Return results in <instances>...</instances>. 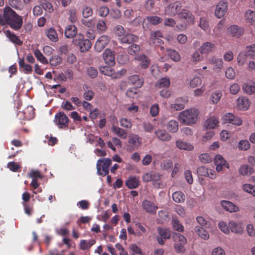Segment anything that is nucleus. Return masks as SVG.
<instances>
[{
    "mask_svg": "<svg viewBox=\"0 0 255 255\" xmlns=\"http://www.w3.org/2000/svg\"><path fill=\"white\" fill-rule=\"evenodd\" d=\"M23 24V20L21 16L18 15L9 6L5 7L0 14V25L3 26H9L14 30H19Z\"/></svg>",
    "mask_w": 255,
    "mask_h": 255,
    "instance_id": "f257e3e1",
    "label": "nucleus"
},
{
    "mask_svg": "<svg viewBox=\"0 0 255 255\" xmlns=\"http://www.w3.org/2000/svg\"><path fill=\"white\" fill-rule=\"evenodd\" d=\"M199 112L195 108L184 110L180 113L178 119L186 125H192L196 123L198 119Z\"/></svg>",
    "mask_w": 255,
    "mask_h": 255,
    "instance_id": "f03ea898",
    "label": "nucleus"
},
{
    "mask_svg": "<svg viewBox=\"0 0 255 255\" xmlns=\"http://www.w3.org/2000/svg\"><path fill=\"white\" fill-rule=\"evenodd\" d=\"M175 242L174 249L177 254H182L185 252V245L187 243L186 238L182 234L174 233L173 236Z\"/></svg>",
    "mask_w": 255,
    "mask_h": 255,
    "instance_id": "7ed1b4c3",
    "label": "nucleus"
},
{
    "mask_svg": "<svg viewBox=\"0 0 255 255\" xmlns=\"http://www.w3.org/2000/svg\"><path fill=\"white\" fill-rule=\"evenodd\" d=\"M112 161L109 158H102L98 160L97 163V173L98 174L105 176L109 173V166Z\"/></svg>",
    "mask_w": 255,
    "mask_h": 255,
    "instance_id": "20e7f679",
    "label": "nucleus"
},
{
    "mask_svg": "<svg viewBox=\"0 0 255 255\" xmlns=\"http://www.w3.org/2000/svg\"><path fill=\"white\" fill-rule=\"evenodd\" d=\"M182 7V3L179 1H176L170 3L164 8V13L165 15L174 16L180 12V10Z\"/></svg>",
    "mask_w": 255,
    "mask_h": 255,
    "instance_id": "39448f33",
    "label": "nucleus"
},
{
    "mask_svg": "<svg viewBox=\"0 0 255 255\" xmlns=\"http://www.w3.org/2000/svg\"><path fill=\"white\" fill-rule=\"evenodd\" d=\"M54 122L59 128H65L68 126L69 119L64 112H59L55 115Z\"/></svg>",
    "mask_w": 255,
    "mask_h": 255,
    "instance_id": "423d86ee",
    "label": "nucleus"
},
{
    "mask_svg": "<svg viewBox=\"0 0 255 255\" xmlns=\"http://www.w3.org/2000/svg\"><path fill=\"white\" fill-rule=\"evenodd\" d=\"M251 106L250 99L244 96L238 97L236 102V108L240 111H247Z\"/></svg>",
    "mask_w": 255,
    "mask_h": 255,
    "instance_id": "0eeeda50",
    "label": "nucleus"
},
{
    "mask_svg": "<svg viewBox=\"0 0 255 255\" xmlns=\"http://www.w3.org/2000/svg\"><path fill=\"white\" fill-rule=\"evenodd\" d=\"M110 40L109 36L103 35L100 36L96 41L94 46L95 50L98 52H101L108 45Z\"/></svg>",
    "mask_w": 255,
    "mask_h": 255,
    "instance_id": "6e6552de",
    "label": "nucleus"
},
{
    "mask_svg": "<svg viewBox=\"0 0 255 255\" xmlns=\"http://www.w3.org/2000/svg\"><path fill=\"white\" fill-rule=\"evenodd\" d=\"M228 5L227 2L220 1L216 5L215 10V15L218 18H222L228 10Z\"/></svg>",
    "mask_w": 255,
    "mask_h": 255,
    "instance_id": "1a4fd4ad",
    "label": "nucleus"
},
{
    "mask_svg": "<svg viewBox=\"0 0 255 255\" xmlns=\"http://www.w3.org/2000/svg\"><path fill=\"white\" fill-rule=\"evenodd\" d=\"M103 58L105 63L109 66H113L115 64V52L111 49H106L103 53Z\"/></svg>",
    "mask_w": 255,
    "mask_h": 255,
    "instance_id": "9d476101",
    "label": "nucleus"
},
{
    "mask_svg": "<svg viewBox=\"0 0 255 255\" xmlns=\"http://www.w3.org/2000/svg\"><path fill=\"white\" fill-rule=\"evenodd\" d=\"M214 161L216 166V169L218 172L221 171L224 166L227 168H229L230 167L229 164L221 154L216 155L214 157Z\"/></svg>",
    "mask_w": 255,
    "mask_h": 255,
    "instance_id": "9b49d317",
    "label": "nucleus"
},
{
    "mask_svg": "<svg viewBox=\"0 0 255 255\" xmlns=\"http://www.w3.org/2000/svg\"><path fill=\"white\" fill-rule=\"evenodd\" d=\"M244 93L248 95H253L255 94V82L252 80H248L245 82L242 86Z\"/></svg>",
    "mask_w": 255,
    "mask_h": 255,
    "instance_id": "f8f14e48",
    "label": "nucleus"
},
{
    "mask_svg": "<svg viewBox=\"0 0 255 255\" xmlns=\"http://www.w3.org/2000/svg\"><path fill=\"white\" fill-rule=\"evenodd\" d=\"M244 29L243 27L236 25H232L228 27L227 33L229 35L236 38L240 37L244 33Z\"/></svg>",
    "mask_w": 255,
    "mask_h": 255,
    "instance_id": "ddd939ff",
    "label": "nucleus"
},
{
    "mask_svg": "<svg viewBox=\"0 0 255 255\" xmlns=\"http://www.w3.org/2000/svg\"><path fill=\"white\" fill-rule=\"evenodd\" d=\"M143 209L147 213L155 214L158 208L157 206L150 201L145 200L142 203Z\"/></svg>",
    "mask_w": 255,
    "mask_h": 255,
    "instance_id": "4468645a",
    "label": "nucleus"
},
{
    "mask_svg": "<svg viewBox=\"0 0 255 255\" xmlns=\"http://www.w3.org/2000/svg\"><path fill=\"white\" fill-rule=\"evenodd\" d=\"M219 125L218 119L215 116H211L207 119L204 125L205 129H214Z\"/></svg>",
    "mask_w": 255,
    "mask_h": 255,
    "instance_id": "2eb2a0df",
    "label": "nucleus"
},
{
    "mask_svg": "<svg viewBox=\"0 0 255 255\" xmlns=\"http://www.w3.org/2000/svg\"><path fill=\"white\" fill-rule=\"evenodd\" d=\"M220 204L223 208L227 212L232 213L239 211V208L230 201L223 200L221 202Z\"/></svg>",
    "mask_w": 255,
    "mask_h": 255,
    "instance_id": "dca6fc26",
    "label": "nucleus"
},
{
    "mask_svg": "<svg viewBox=\"0 0 255 255\" xmlns=\"http://www.w3.org/2000/svg\"><path fill=\"white\" fill-rule=\"evenodd\" d=\"M178 16L180 18L184 19L188 23L194 22V16L188 10L183 9L178 13Z\"/></svg>",
    "mask_w": 255,
    "mask_h": 255,
    "instance_id": "f3484780",
    "label": "nucleus"
},
{
    "mask_svg": "<svg viewBox=\"0 0 255 255\" xmlns=\"http://www.w3.org/2000/svg\"><path fill=\"white\" fill-rule=\"evenodd\" d=\"M161 37L162 33L160 31H155L150 35V42L152 43V44L155 46L160 45L163 43V41L159 38Z\"/></svg>",
    "mask_w": 255,
    "mask_h": 255,
    "instance_id": "a211bd4d",
    "label": "nucleus"
},
{
    "mask_svg": "<svg viewBox=\"0 0 255 255\" xmlns=\"http://www.w3.org/2000/svg\"><path fill=\"white\" fill-rule=\"evenodd\" d=\"M230 230L233 233L236 234H242L243 231V228L240 223H237L231 221L229 223Z\"/></svg>",
    "mask_w": 255,
    "mask_h": 255,
    "instance_id": "6ab92c4d",
    "label": "nucleus"
},
{
    "mask_svg": "<svg viewBox=\"0 0 255 255\" xmlns=\"http://www.w3.org/2000/svg\"><path fill=\"white\" fill-rule=\"evenodd\" d=\"M5 35L10 41L15 44L18 46H21L22 44V41L13 32L10 31L9 30H7L5 32Z\"/></svg>",
    "mask_w": 255,
    "mask_h": 255,
    "instance_id": "aec40b11",
    "label": "nucleus"
},
{
    "mask_svg": "<svg viewBox=\"0 0 255 255\" xmlns=\"http://www.w3.org/2000/svg\"><path fill=\"white\" fill-rule=\"evenodd\" d=\"M157 137L161 141H168L171 139V136L165 130L159 129L155 131Z\"/></svg>",
    "mask_w": 255,
    "mask_h": 255,
    "instance_id": "412c9836",
    "label": "nucleus"
},
{
    "mask_svg": "<svg viewBox=\"0 0 255 255\" xmlns=\"http://www.w3.org/2000/svg\"><path fill=\"white\" fill-rule=\"evenodd\" d=\"M215 45L209 42L204 43L200 47V53L201 54H208L214 50Z\"/></svg>",
    "mask_w": 255,
    "mask_h": 255,
    "instance_id": "4be33fe9",
    "label": "nucleus"
},
{
    "mask_svg": "<svg viewBox=\"0 0 255 255\" xmlns=\"http://www.w3.org/2000/svg\"><path fill=\"white\" fill-rule=\"evenodd\" d=\"M112 132L119 137L122 139H126L127 136V133L125 130L119 128L116 125H112L111 128Z\"/></svg>",
    "mask_w": 255,
    "mask_h": 255,
    "instance_id": "5701e85b",
    "label": "nucleus"
},
{
    "mask_svg": "<svg viewBox=\"0 0 255 255\" xmlns=\"http://www.w3.org/2000/svg\"><path fill=\"white\" fill-rule=\"evenodd\" d=\"M195 231L202 239L207 240L209 239L210 235L208 231L204 228L200 226H196L195 227Z\"/></svg>",
    "mask_w": 255,
    "mask_h": 255,
    "instance_id": "b1692460",
    "label": "nucleus"
},
{
    "mask_svg": "<svg viewBox=\"0 0 255 255\" xmlns=\"http://www.w3.org/2000/svg\"><path fill=\"white\" fill-rule=\"evenodd\" d=\"M176 145L177 148L181 150L191 151L194 149V147L192 144L183 141L180 139L176 141Z\"/></svg>",
    "mask_w": 255,
    "mask_h": 255,
    "instance_id": "393cba45",
    "label": "nucleus"
},
{
    "mask_svg": "<svg viewBox=\"0 0 255 255\" xmlns=\"http://www.w3.org/2000/svg\"><path fill=\"white\" fill-rule=\"evenodd\" d=\"M47 37L52 42H56L58 41V36L56 31L53 28H49L45 30Z\"/></svg>",
    "mask_w": 255,
    "mask_h": 255,
    "instance_id": "a878e982",
    "label": "nucleus"
},
{
    "mask_svg": "<svg viewBox=\"0 0 255 255\" xmlns=\"http://www.w3.org/2000/svg\"><path fill=\"white\" fill-rule=\"evenodd\" d=\"M128 82L137 87H141L143 85V80L142 78H139L138 76L133 75L129 77Z\"/></svg>",
    "mask_w": 255,
    "mask_h": 255,
    "instance_id": "bb28decb",
    "label": "nucleus"
},
{
    "mask_svg": "<svg viewBox=\"0 0 255 255\" xmlns=\"http://www.w3.org/2000/svg\"><path fill=\"white\" fill-rule=\"evenodd\" d=\"M126 186L129 189H134L139 185V180L135 176H130L126 182Z\"/></svg>",
    "mask_w": 255,
    "mask_h": 255,
    "instance_id": "cd10ccee",
    "label": "nucleus"
},
{
    "mask_svg": "<svg viewBox=\"0 0 255 255\" xmlns=\"http://www.w3.org/2000/svg\"><path fill=\"white\" fill-rule=\"evenodd\" d=\"M137 40V36L130 33L125 34L124 36L120 38V41L121 43L128 44H130L133 42L136 41Z\"/></svg>",
    "mask_w": 255,
    "mask_h": 255,
    "instance_id": "c85d7f7f",
    "label": "nucleus"
},
{
    "mask_svg": "<svg viewBox=\"0 0 255 255\" xmlns=\"http://www.w3.org/2000/svg\"><path fill=\"white\" fill-rule=\"evenodd\" d=\"M166 127L169 132L175 133L178 130V123L176 120H170L167 123Z\"/></svg>",
    "mask_w": 255,
    "mask_h": 255,
    "instance_id": "c756f323",
    "label": "nucleus"
},
{
    "mask_svg": "<svg viewBox=\"0 0 255 255\" xmlns=\"http://www.w3.org/2000/svg\"><path fill=\"white\" fill-rule=\"evenodd\" d=\"M128 143L133 147L137 148L141 145V139L138 135L132 134L129 137Z\"/></svg>",
    "mask_w": 255,
    "mask_h": 255,
    "instance_id": "7c9ffc66",
    "label": "nucleus"
},
{
    "mask_svg": "<svg viewBox=\"0 0 255 255\" xmlns=\"http://www.w3.org/2000/svg\"><path fill=\"white\" fill-rule=\"evenodd\" d=\"M136 59L140 67L142 68H146L149 66L150 62L149 59L145 55L139 56Z\"/></svg>",
    "mask_w": 255,
    "mask_h": 255,
    "instance_id": "2f4dec72",
    "label": "nucleus"
},
{
    "mask_svg": "<svg viewBox=\"0 0 255 255\" xmlns=\"http://www.w3.org/2000/svg\"><path fill=\"white\" fill-rule=\"evenodd\" d=\"M245 20L247 23L252 25L255 24V11L250 9L247 10L245 15Z\"/></svg>",
    "mask_w": 255,
    "mask_h": 255,
    "instance_id": "473e14b6",
    "label": "nucleus"
},
{
    "mask_svg": "<svg viewBox=\"0 0 255 255\" xmlns=\"http://www.w3.org/2000/svg\"><path fill=\"white\" fill-rule=\"evenodd\" d=\"M83 89L84 91L83 93V97L84 99L87 101L91 100L94 96V94L91 88L87 85H84L83 86Z\"/></svg>",
    "mask_w": 255,
    "mask_h": 255,
    "instance_id": "72a5a7b5",
    "label": "nucleus"
},
{
    "mask_svg": "<svg viewBox=\"0 0 255 255\" xmlns=\"http://www.w3.org/2000/svg\"><path fill=\"white\" fill-rule=\"evenodd\" d=\"M239 172L243 176L250 175L253 173L254 169L248 165L243 164L240 167Z\"/></svg>",
    "mask_w": 255,
    "mask_h": 255,
    "instance_id": "f704fd0d",
    "label": "nucleus"
},
{
    "mask_svg": "<svg viewBox=\"0 0 255 255\" xmlns=\"http://www.w3.org/2000/svg\"><path fill=\"white\" fill-rule=\"evenodd\" d=\"M185 103L186 101L183 100L182 98L177 99L176 103L170 105V108L176 111L181 110L184 108Z\"/></svg>",
    "mask_w": 255,
    "mask_h": 255,
    "instance_id": "c9c22d12",
    "label": "nucleus"
},
{
    "mask_svg": "<svg viewBox=\"0 0 255 255\" xmlns=\"http://www.w3.org/2000/svg\"><path fill=\"white\" fill-rule=\"evenodd\" d=\"M112 66H102L99 67L100 72L104 75L110 76L113 78L114 70L111 67Z\"/></svg>",
    "mask_w": 255,
    "mask_h": 255,
    "instance_id": "e433bc0d",
    "label": "nucleus"
},
{
    "mask_svg": "<svg viewBox=\"0 0 255 255\" xmlns=\"http://www.w3.org/2000/svg\"><path fill=\"white\" fill-rule=\"evenodd\" d=\"M77 33V28L74 25H69L65 29V35L67 38H73Z\"/></svg>",
    "mask_w": 255,
    "mask_h": 255,
    "instance_id": "4c0bfd02",
    "label": "nucleus"
},
{
    "mask_svg": "<svg viewBox=\"0 0 255 255\" xmlns=\"http://www.w3.org/2000/svg\"><path fill=\"white\" fill-rule=\"evenodd\" d=\"M185 195L181 191H176L172 194V199L174 202L181 203L184 202Z\"/></svg>",
    "mask_w": 255,
    "mask_h": 255,
    "instance_id": "58836bf2",
    "label": "nucleus"
},
{
    "mask_svg": "<svg viewBox=\"0 0 255 255\" xmlns=\"http://www.w3.org/2000/svg\"><path fill=\"white\" fill-rule=\"evenodd\" d=\"M242 189L244 192L255 197V185L245 183L242 185Z\"/></svg>",
    "mask_w": 255,
    "mask_h": 255,
    "instance_id": "ea45409f",
    "label": "nucleus"
},
{
    "mask_svg": "<svg viewBox=\"0 0 255 255\" xmlns=\"http://www.w3.org/2000/svg\"><path fill=\"white\" fill-rule=\"evenodd\" d=\"M248 56V54H247L246 50L245 51H241L238 54L237 57V63L239 66H243L245 64L247 60V57Z\"/></svg>",
    "mask_w": 255,
    "mask_h": 255,
    "instance_id": "a19ab883",
    "label": "nucleus"
},
{
    "mask_svg": "<svg viewBox=\"0 0 255 255\" xmlns=\"http://www.w3.org/2000/svg\"><path fill=\"white\" fill-rule=\"evenodd\" d=\"M24 118L27 120H31L34 117V109L32 106H28L23 111Z\"/></svg>",
    "mask_w": 255,
    "mask_h": 255,
    "instance_id": "79ce46f5",
    "label": "nucleus"
},
{
    "mask_svg": "<svg viewBox=\"0 0 255 255\" xmlns=\"http://www.w3.org/2000/svg\"><path fill=\"white\" fill-rule=\"evenodd\" d=\"M170 84V79L168 77H164L159 79L156 84L158 88H167Z\"/></svg>",
    "mask_w": 255,
    "mask_h": 255,
    "instance_id": "37998d69",
    "label": "nucleus"
},
{
    "mask_svg": "<svg viewBox=\"0 0 255 255\" xmlns=\"http://www.w3.org/2000/svg\"><path fill=\"white\" fill-rule=\"evenodd\" d=\"M210 62L215 65L214 67V70H216V69L221 70L224 66L223 60L221 58L213 57L210 60Z\"/></svg>",
    "mask_w": 255,
    "mask_h": 255,
    "instance_id": "c03bdc74",
    "label": "nucleus"
},
{
    "mask_svg": "<svg viewBox=\"0 0 255 255\" xmlns=\"http://www.w3.org/2000/svg\"><path fill=\"white\" fill-rule=\"evenodd\" d=\"M18 64L19 67L23 69L24 73H28L32 72V68L31 66L29 64H25L23 58L19 59Z\"/></svg>",
    "mask_w": 255,
    "mask_h": 255,
    "instance_id": "a18cd8bd",
    "label": "nucleus"
},
{
    "mask_svg": "<svg viewBox=\"0 0 255 255\" xmlns=\"http://www.w3.org/2000/svg\"><path fill=\"white\" fill-rule=\"evenodd\" d=\"M222 96V92L220 91H215L211 95L210 99L213 104H217L220 101Z\"/></svg>",
    "mask_w": 255,
    "mask_h": 255,
    "instance_id": "49530a36",
    "label": "nucleus"
},
{
    "mask_svg": "<svg viewBox=\"0 0 255 255\" xmlns=\"http://www.w3.org/2000/svg\"><path fill=\"white\" fill-rule=\"evenodd\" d=\"M92 46V43L88 39H84L81 40V52L89 50Z\"/></svg>",
    "mask_w": 255,
    "mask_h": 255,
    "instance_id": "de8ad7c7",
    "label": "nucleus"
},
{
    "mask_svg": "<svg viewBox=\"0 0 255 255\" xmlns=\"http://www.w3.org/2000/svg\"><path fill=\"white\" fill-rule=\"evenodd\" d=\"M96 241L94 239H90L89 240H81V249L87 250L89 249L92 246L94 245Z\"/></svg>",
    "mask_w": 255,
    "mask_h": 255,
    "instance_id": "09e8293b",
    "label": "nucleus"
},
{
    "mask_svg": "<svg viewBox=\"0 0 255 255\" xmlns=\"http://www.w3.org/2000/svg\"><path fill=\"white\" fill-rule=\"evenodd\" d=\"M168 54L170 56V58L175 61L178 62L180 60L181 57L179 53L175 50L168 49L167 50Z\"/></svg>",
    "mask_w": 255,
    "mask_h": 255,
    "instance_id": "8fccbe9b",
    "label": "nucleus"
},
{
    "mask_svg": "<svg viewBox=\"0 0 255 255\" xmlns=\"http://www.w3.org/2000/svg\"><path fill=\"white\" fill-rule=\"evenodd\" d=\"M224 25V21L220 20L215 26L213 29L214 34L216 36H219L222 33V30Z\"/></svg>",
    "mask_w": 255,
    "mask_h": 255,
    "instance_id": "3c124183",
    "label": "nucleus"
},
{
    "mask_svg": "<svg viewBox=\"0 0 255 255\" xmlns=\"http://www.w3.org/2000/svg\"><path fill=\"white\" fill-rule=\"evenodd\" d=\"M172 224L174 230L180 232H182L184 231V227L177 219H172Z\"/></svg>",
    "mask_w": 255,
    "mask_h": 255,
    "instance_id": "603ef678",
    "label": "nucleus"
},
{
    "mask_svg": "<svg viewBox=\"0 0 255 255\" xmlns=\"http://www.w3.org/2000/svg\"><path fill=\"white\" fill-rule=\"evenodd\" d=\"M202 84V80L198 77H194L189 81L188 84L191 88H195Z\"/></svg>",
    "mask_w": 255,
    "mask_h": 255,
    "instance_id": "864d4df0",
    "label": "nucleus"
},
{
    "mask_svg": "<svg viewBox=\"0 0 255 255\" xmlns=\"http://www.w3.org/2000/svg\"><path fill=\"white\" fill-rule=\"evenodd\" d=\"M145 20L153 25H156L162 22V19L157 16H147Z\"/></svg>",
    "mask_w": 255,
    "mask_h": 255,
    "instance_id": "5fc2aeb1",
    "label": "nucleus"
},
{
    "mask_svg": "<svg viewBox=\"0 0 255 255\" xmlns=\"http://www.w3.org/2000/svg\"><path fill=\"white\" fill-rule=\"evenodd\" d=\"M126 95L129 98L136 99L139 97L138 91L136 88H129L127 91Z\"/></svg>",
    "mask_w": 255,
    "mask_h": 255,
    "instance_id": "6e6d98bb",
    "label": "nucleus"
},
{
    "mask_svg": "<svg viewBox=\"0 0 255 255\" xmlns=\"http://www.w3.org/2000/svg\"><path fill=\"white\" fill-rule=\"evenodd\" d=\"M196 221L197 223L202 226V227H205L207 228L209 227L210 225L209 220L207 218L201 216H198L196 218Z\"/></svg>",
    "mask_w": 255,
    "mask_h": 255,
    "instance_id": "4d7b16f0",
    "label": "nucleus"
},
{
    "mask_svg": "<svg viewBox=\"0 0 255 255\" xmlns=\"http://www.w3.org/2000/svg\"><path fill=\"white\" fill-rule=\"evenodd\" d=\"M251 147L249 141L246 139L241 140L238 143V148L241 150H247Z\"/></svg>",
    "mask_w": 255,
    "mask_h": 255,
    "instance_id": "13d9d810",
    "label": "nucleus"
},
{
    "mask_svg": "<svg viewBox=\"0 0 255 255\" xmlns=\"http://www.w3.org/2000/svg\"><path fill=\"white\" fill-rule=\"evenodd\" d=\"M158 231L161 238L164 239L170 238L171 236V232L167 229L158 228Z\"/></svg>",
    "mask_w": 255,
    "mask_h": 255,
    "instance_id": "bf43d9fd",
    "label": "nucleus"
},
{
    "mask_svg": "<svg viewBox=\"0 0 255 255\" xmlns=\"http://www.w3.org/2000/svg\"><path fill=\"white\" fill-rule=\"evenodd\" d=\"M218 227L219 229L226 234H229L230 228L229 225L224 221H220L218 223Z\"/></svg>",
    "mask_w": 255,
    "mask_h": 255,
    "instance_id": "052dcab7",
    "label": "nucleus"
},
{
    "mask_svg": "<svg viewBox=\"0 0 255 255\" xmlns=\"http://www.w3.org/2000/svg\"><path fill=\"white\" fill-rule=\"evenodd\" d=\"M9 4L16 9H21L23 5L20 0H8Z\"/></svg>",
    "mask_w": 255,
    "mask_h": 255,
    "instance_id": "680f3d73",
    "label": "nucleus"
},
{
    "mask_svg": "<svg viewBox=\"0 0 255 255\" xmlns=\"http://www.w3.org/2000/svg\"><path fill=\"white\" fill-rule=\"evenodd\" d=\"M245 50L249 57L251 58L255 57V44L247 46Z\"/></svg>",
    "mask_w": 255,
    "mask_h": 255,
    "instance_id": "e2e57ef3",
    "label": "nucleus"
},
{
    "mask_svg": "<svg viewBox=\"0 0 255 255\" xmlns=\"http://www.w3.org/2000/svg\"><path fill=\"white\" fill-rule=\"evenodd\" d=\"M140 51V47L136 44H132L128 47V53L132 55H136Z\"/></svg>",
    "mask_w": 255,
    "mask_h": 255,
    "instance_id": "0e129e2a",
    "label": "nucleus"
},
{
    "mask_svg": "<svg viewBox=\"0 0 255 255\" xmlns=\"http://www.w3.org/2000/svg\"><path fill=\"white\" fill-rule=\"evenodd\" d=\"M199 26L204 31H208L209 29L208 21L206 18L202 17L200 19Z\"/></svg>",
    "mask_w": 255,
    "mask_h": 255,
    "instance_id": "69168bd1",
    "label": "nucleus"
},
{
    "mask_svg": "<svg viewBox=\"0 0 255 255\" xmlns=\"http://www.w3.org/2000/svg\"><path fill=\"white\" fill-rule=\"evenodd\" d=\"M114 32L115 34L119 37H123L126 33V30L121 25H117L114 29Z\"/></svg>",
    "mask_w": 255,
    "mask_h": 255,
    "instance_id": "338daca9",
    "label": "nucleus"
},
{
    "mask_svg": "<svg viewBox=\"0 0 255 255\" xmlns=\"http://www.w3.org/2000/svg\"><path fill=\"white\" fill-rule=\"evenodd\" d=\"M97 12L99 16L101 17H105L108 14L109 9L108 7L102 6L97 9Z\"/></svg>",
    "mask_w": 255,
    "mask_h": 255,
    "instance_id": "774afa93",
    "label": "nucleus"
}]
</instances>
